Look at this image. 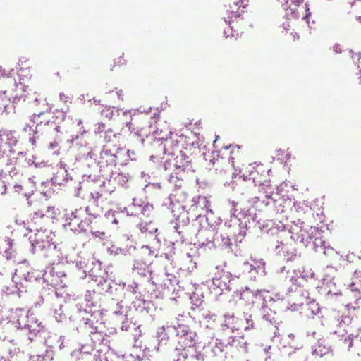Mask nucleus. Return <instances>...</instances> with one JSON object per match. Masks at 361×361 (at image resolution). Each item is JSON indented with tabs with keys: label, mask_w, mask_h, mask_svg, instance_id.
Wrapping results in <instances>:
<instances>
[{
	"label": "nucleus",
	"mask_w": 361,
	"mask_h": 361,
	"mask_svg": "<svg viewBox=\"0 0 361 361\" xmlns=\"http://www.w3.org/2000/svg\"><path fill=\"white\" fill-rule=\"evenodd\" d=\"M224 226L227 228L228 235L233 236L235 243H242L251 227H255L269 235L283 234L285 229L288 228L293 239L309 245L311 240L314 238L313 245L316 250L322 249L323 242L317 228L310 227L300 219L283 224L281 222L276 224L271 220L262 221L256 213L252 216L247 217L243 214L240 215V218H233L226 221Z\"/></svg>",
	"instance_id": "obj_1"
},
{
	"label": "nucleus",
	"mask_w": 361,
	"mask_h": 361,
	"mask_svg": "<svg viewBox=\"0 0 361 361\" xmlns=\"http://www.w3.org/2000/svg\"><path fill=\"white\" fill-rule=\"evenodd\" d=\"M159 135L158 130L154 131L151 134L144 135L140 134L138 132L134 133L135 140L140 143L142 146L152 145L154 148H157L159 150L162 151L163 154L168 155L169 157H173L178 151H181L178 147V141L175 139L173 135V133L170 131L169 136L166 137H157L156 135Z\"/></svg>",
	"instance_id": "obj_2"
},
{
	"label": "nucleus",
	"mask_w": 361,
	"mask_h": 361,
	"mask_svg": "<svg viewBox=\"0 0 361 361\" xmlns=\"http://www.w3.org/2000/svg\"><path fill=\"white\" fill-rule=\"evenodd\" d=\"M12 315L13 319H16V327L19 329H26L28 331V339L30 341H33L37 339V337L46 338L47 334V329L42 322H40L34 314H29L27 312L25 314V311L22 308H16L12 310Z\"/></svg>",
	"instance_id": "obj_3"
},
{
	"label": "nucleus",
	"mask_w": 361,
	"mask_h": 361,
	"mask_svg": "<svg viewBox=\"0 0 361 361\" xmlns=\"http://www.w3.org/2000/svg\"><path fill=\"white\" fill-rule=\"evenodd\" d=\"M167 330L177 337L178 345L195 348V345L198 343V336L187 324L184 316L179 314L173 324L167 325Z\"/></svg>",
	"instance_id": "obj_4"
},
{
	"label": "nucleus",
	"mask_w": 361,
	"mask_h": 361,
	"mask_svg": "<svg viewBox=\"0 0 361 361\" xmlns=\"http://www.w3.org/2000/svg\"><path fill=\"white\" fill-rule=\"evenodd\" d=\"M54 236L46 229L39 230L37 228V232L29 238L30 251L33 254L40 253L47 257L49 252L56 248V245L53 242Z\"/></svg>",
	"instance_id": "obj_5"
},
{
	"label": "nucleus",
	"mask_w": 361,
	"mask_h": 361,
	"mask_svg": "<svg viewBox=\"0 0 361 361\" xmlns=\"http://www.w3.org/2000/svg\"><path fill=\"white\" fill-rule=\"evenodd\" d=\"M15 274L20 279V285L22 287H27L41 282L44 283L47 281L44 277L47 274V271L43 274L41 271L31 267L26 260L19 263L18 268L16 269Z\"/></svg>",
	"instance_id": "obj_6"
},
{
	"label": "nucleus",
	"mask_w": 361,
	"mask_h": 361,
	"mask_svg": "<svg viewBox=\"0 0 361 361\" xmlns=\"http://www.w3.org/2000/svg\"><path fill=\"white\" fill-rule=\"evenodd\" d=\"M98 285L101 286L105 295L116 302L118 308L123 307L124 293L123 286H121V281H116L113 279H108L99 276Z\"/></svg>",
	"instance_id": "obj_7"
},
{
	"label": "nucleus",
	"mask_w": 361,
	"mask_h": 361,
	"mask_svg": "<svg viewBox=\"0 0 361 361\" xmlns=\"http://www.w3.org/2000/svg\"><path fill=\"white\" fill-rule=\"evenodd\" d=\"M238 280V276H233L228 271L223 272L219 278L214 277L212 279V283L209 286V288L215 297H218L223 294L224 291L230 292L235 286V282Z\"/></svg>",
	"instance_id": "obj_8"
},
{
	"label": "nucleus",
	"mask_w": 361,
	"mask_h": 361,
	"mask_svg": "<svg viewBox=\"0 0 361 361\" xmlns=\"http://www.w3.org/2000/svg\"><path fill=\"white\" fill-rule=\"evenodd\" d=\"M169 357L171 361H204V355L196 348L176 345L169 353Z\"/></svg>",
	"instance_id": "obj_9"
},
{
	"label": "nucleus",
	"mask_w": 361,
	"mask_h": 361,
	"mask_svg": "<svg viewBox=\"0 0 361 361\" xmlns=\"http://www.w3.org/2000/svg\"><path fill=\"white\" fill-rule=\"evenodd\" d=\"M314 227L315 228V226H314ZM316 228H317V230L320 233L319 236H320L322 241L323 242V245H322V247L325 249V252H324V250H323V249H322V250L319 249L318 250H316V249L314 248V245H313V243L314 241V238H312V240H311V243L309 245H306L303 244L300 240H296V242H299V243H302L304 246H305L307 247H310V249L313 250L316 252H321L324 255H332L334 252V250L329 245V244L328 243H326L323 239V236H322L323 231L317 227H316ZM286 233H289L291 235V234L289 233L288 228L285 229L283 234L276 235L277 236V238L279 239V240H277L276 245H275V252L277 253V255H281V253L283 252V250L286 249V246L282 241V238L286 234ZM290 238L293 240L295 241V240L293 239L291 237H290Z\"/></svg>",
	"instance_id": "obj_10"
},
{
	"label": "nucleus",
	"mask_w": 361,
	"mask_h": 361,
	"mask_svg": "<svg viewBox=\"0 0 361 361\" xmlns=\"http://www.w3.org/2000/svg\"><path fill=\"white\" fill-rule=\"evenodd\" d=\"M253 182L255 185L258 183L262 190H264L265 198L266 200H260L259 197H255L253 198V207H259L260 205H264V207H274L277 203V197L279 196L278 192H274L272 190L269 191L271 188H269L270 185L269 181L265 180L263 183H259L256 181V177H253Z\"/></svg>",
	"instance_id": "obj_11"
},
{
	"label": "nucleus",
	"mask_w": 361,
	"mask_h": 361,
	"mask_svg": "<svg viewBox=\"0 0 361 361\" xmlns=\"http://www.w3.org/2000/svg\"><path fill=\"white\" fill-rule=\"evenodd\" d=\"M73 263L75 264L78 270L82 272V275L80 276L81 278H85L88 274L95 281H98L99 275L97 273V269L99 271L101 270L100 267L102 262L100 261H92V264L94 265V267L92 268H90V266L82 260L76 261Z\"/></svg>",
	"instance_id": "obj_12"
},
{
	"label": "nucleus",
	"mask_w": 361,
	"mask_h": 361,
	"mask_svg": "<svg viewBox=\"0 0 361 361\" xmlns=\"http://www.w3.org/2000/svg\"><path fill=\"white\" fill-rule=\"evenodd\" d=\"M288 293L290 294V297L293 300L290 307L293 311L298 310L304 303H307L310 299L308 292L302 288L296 287L293 289V287H289Z\"/></svg>",
	"instance_id": "obj_13"
},
{
	"label": "nucleus",
	"mask_w": 361,
	"mask_h": 361,
	"mask_svg": "<svg viewBox=\"0 0 361 361\" xmlns=\"http://www.w3.org/2000/svg\"><path fill=\"white\" fill-rule=\"evenodd\" d=\"M173 166L174 171L180 172L193 171L191 159L183 151H178V154L173 157Z\"/></svg>",
	"instance_id": "obj_14"
},
{
	"label": "nucleus",
	"mask_w": 361,
	"mask_h": 361,
	"mask_svg": "<svg viewBox=\"0 0 361 361\" xmlns=\"http://www.w3.org/2000/svg\"><path fill=\"white\" fill-rule=\"evenodd\" d=\"M137 301L133 302V307L135 310L143 315L152 314L155 310L154 303L149 299L146 298V294L140 293L136 295Z\"/></svg>",
	"instance_id": "obj_15"
},
{
	"label": "nucleus",
	"mask_w": 361,
	"mask_h": 361,
	"mask_svg": "<svg viewBox=\"0 0 361 361\" xmlns=\"http://www.w3.org/2000/svg\"><path fill=\"white\" fill-rule=\"evenodd\" d=\"M272 295L269 291L266 290H254L252 295L250 305L248 306V309H252L254 307H257L259 309L264 303L272 302Z\"/></svg>",
	"instance_id": "obj_16"
},
{
	"label": "nucleus",
	"mask_w": 361,
	"mask_h": 361,
	"mask_svg": "<svg viewBox=\"0 0 361 361\" xmlns=\"http://www.w3.org/2000/svg\"><path fill=\"white\" fill-rule=\"evenodd\" d=\"M265 262L261 259L259 260H251V262L245 261L243 263L242 269L244 272H247L251 274V279L255 278V274L264 276L265 271Z\"/></svg>",
	"instance_id": "obj_17"
},
{
	"label": "nucleus",
	"mask_w": 361,
	"mask_h": 361,
	"mask_svg": "<svg viewBox=\"0 0 361 361\" xmlns=\"http://www.w3.org/2000/svg\"><path fill=\"white\" fill-rule=\"evenodd\" d=\"M274 306L271 305V302L264 303L262 307H259V314L262 319L270 324L274 325L276 329H278V326L281 323L279 319L276 312L272 308Z\"/></svg>",
	"instance_id": "obj_18"
},
{
	"label": "nucleus",
	"mask_w": 361,
	"mask_h": 361,
	"mask_svg": "<svg viewBox=\"0 0 361 361\" xmlns=\"http://www.w3.org/2000/svg\"><path fill=\"white\" fill-rule=\"evenodd\" d=\"M213 247L220 250H232L233 243L228 233H220L217 231L213 233Z\"/></svg>",
	"instance_id": "obj_19"
},
{
	"label": "nucleus",
	"mask_w": 361,
	"mask_h": 361,
	"mask_svg": "<svg viewBox=\"0 0 361 361\" xmlns=\"http://www.w3.org/2000/svg\"><path fill=\"white\" fill-rule=\"evenodd\" d=\"M89 314L90 311L86 309H82L81 306L77 305L76 310H74L69 316V320L73 322L77 331H79L82 322L85 321L86 317Z\"/></svg>",
	"instance_id": "obj_20"
},
{
	"label": "nucleus",
	"mask_w": 361,
	"mask_h": 361,
	"mask_svg": "<svg viewBox=\"0 0 361 361\" xmlns=\"http://www.w3.org/2000/svg\"><path fill=\"white\" fill-rule=\"evenodd\" d=\"M42 114H44L43 111H41L39 114H33L30 117V123L25 124L23 128V131L29 133V134H30L32 132L33 134V135L32 137H30L29 138V141L32 144V145H35L36 138L39 137V134H35V126L36 125H37V123H39L40 121H39V118Z\"/></svg>",
	"instance_id": "obj_21"
},
{
	"label": "nucleus",
	"mask_w": 361,
	"mask_h": 361,
	"mask_svg": "<svg viewBox=\"0 0 361 361\" xmlns=\"http://www.w3.org/2000/svg\"><path fill=\"white\" fill-rule=\"evenodd\" d=\"M60 126L54 120H48L45 123L40 121L35 126V134H42L43 133H50L52 132H59Z\"/></svg>",
	"instance_id": "obj_22"
},
{
	"label": "nucleus",
	"mask_w": 361,
	"mask_h": 361,
	"mask_svg": "<svg viewBox=\"0 0 361 361\" xmlns=\"http://www.w3.org/2000/svg\"><path fill=\"white\" fill-rule=\"evenodd\" d=\"M228 203L231 206L230 209V219L240 218V214H244L245 217L252 216L255 213H252L250 209L243 208L240 207V203L235 200H228Z\"/></svg>",
	"instance_id": "obj_23"
},
{
	"label": "nucleus",
	"mask_w": 361,
	"mask_h": 361,
	"mask_svg": "<svg viewBox=\"0 0 361 361\" xmlns=\"http://www.w3.org/2000/svg\"><path fill=\"white\" fill-rule=\"evenodd\" d=\"M107 252L111 255H123L125 257H136L137 253V250L135 246H129L125 247H118L116 245H111L110 247L107 249Z\"/></svg>",
	"instance_id": "obj_24"
},
{
	"label": "nucleus",
	"mask_w": 361,
	"mask_h": 361,
	"mask_svg": "<svg viewBox=\"0 0 361 361\" xmlns=\"http://www.w3.org/2000/svg\"><path fill=\"white\" fill-rule=\"evenodd\" d=\"M132 270L133 273H136L141 276H149V279L152 275V271L149 269V265L140 259H134Z\"/></svg>",
	"instance_id": "obj_25"
},
{
	"label": "nucleus",
	"mask_w": 361,
	"mask_h": 361,
	"mask_svg": "<svg viewBox=\"0 0 361 361\" xmlns=\"http://www.w3.org/2000/svg\"><path fill=\"white\" fill-rule=\"evenodd\" d=\"M238 318L235 316L234 313L227 312L224 314V321L221 325L220 330L221 332H226L227 330L233 332L235 329H237L235 323Z\"/></svg>",
	"instance_id": "obj_26"
},
{
	"label": "nucleus",
	"mask_w": 361,
	"mask_h": 361,
	"mask_svg": "<svg viewBox=\"0 0 361 361\" xmlns=\"http://www.w3.org/2000/svg\"><path fill=\"white\" fill-rule=\"evenodd\" d=\"M152 278L147 281V285L146 288L143 290L142 293L146 294V298L149 299H158L163 298L162 293L156 288V284L154 281H152Z\"/></svg>",
	"instance_id": "obj_27"
},
{
	"label": "nucleus",
	"mask_w": 361,
	"mask_h": 361,
	"mask_svg": "<svg viewBox=\"0 0 361 361\" xmlns=\"http://www.w3.org/2000/svg\"><path fill=\"white\" fill-rule=\"evenodd\" d=\"M253 291L254 290L250 289L248 286H245L240 290H235L233 295L238 297L242 303L248 308Z\"/></svg>",
	"instance_id": "obj_28"
},
{
	"label": "nucleus",
	"mask_w": 361,
	"mask_h": 361,
	"mask_svg": "<svg viewBox=\"0 0 361 361\" xmlns=\"http://www.w3.org/2000/svg\"><path fill=\"white\" fill-rule=\"evenodd\" d=\"M121 286H123V291L124 293V300L130 298L134 295H140V293H143V291L139 290V284L135 281H131L129 283H126L121 281Z\"/></svg>",
	"instance_id": "obj_29"
},
{
	"label": "nucleus",
	"mask_w": 361,
	"mask_h": 361,
	"mask_svg": "<svg viewBox=\"0 0 361 361\" xmlns=\"http://www.w3.org/2000/svg\"><path fill=\"white\" fill-rule=\"evenodd\" d=\"M32 221L39 227V228H38L39 230H43L44 226L53 222V219H51V216H47L44 214L43 211L35 212L33 214Z\"/></svg>",
	"instance_id": "obj_30"
},
{
	"label": "nucleus",
	"mask_w": 361,
	"mask_h": 361,
	"mask_svg": "<svg viewBox=\"0 0 361 361\" xmlns=\"http://www.w3.org/2000/svg\"><path fill=\"white\" fill-rule=\"evenodd\" d=\"M82 209L81 208L76 209L75 211L71 213L65 214L64 218L66 223L63 224L64 228L66 230L71 231V226L73 224V221L77 220V221H80L82 217Z\"/></svg>",
	"instance_id": "obj_31"
},
{
	"label": "nucleus",
	"mask_w": 361,
	"mask_h": 361,
	"mask_svg": "<svg viewBox=\"0 0 361 361\" xmlns=\"http://www.w3.org/2000/svg\"><path fill=\"white\" fill-rule=\"evenodd\" d=\"M44 345L46 347L44 353L33 355L36 361H52L54 357V347L49 344L48 340H44Z\"/></svg>",
	"instance_id": "obj_32"
},
{
	"label": "nucleus",
	"mask_w": 361,
	"mask_h": 361,
	"mask_svg": "<svg viewBox=\"0 0 361 361\" xmlns=\"http://www.w3.org/2000/svg\"><path fill=\"white\" fill-rule=\"evenodd\" d=\"M216 231L214 229H209V230H200L199 231L198 235L202 242H200V246H207L209 248L213 247V233H214Z\"/></svg>",
	"instance_id": "obj_33"
},
{
	"label": "nucleus",
	"mask_w": 361,
	"mask_h": 361,
	"mask_svg": "<svg viewBox=\"0 0 361 361\" xmlns=\"http://www.w3.org/2000/svg\"><path fill=\"white\" fill-rule=\"evenodd\" d=\"M0 136L1 137V140L4 141L5 143L11 148L9 154H13L14 150L12 147L16 146L18 142L16 132L5 130L0 134Z\"/></svg>",
	"instance_id": "obj_34"
},
{
	"label": "nucleus",
	"mask_w": 361,
	"mask_h": 361,
	"mask_svg": "<svg viewBox=\"0 0 361 361\" xmlns=\"http://www.w3.org/2000/svg\"><path fill=\"white\" fill-rule=\"evenodd\" d=\"M324 342V340H319L315 345L312 347V354L313 355L322 357L331 351V347L326 345Z\"/></svg>",
	"instance_id": "obj_35"
},
{
	"label": "nucleus",
	"mask_w": 361,
	"mask_h": 361,
	"mask_svg": "<svg viewBox=\"0 0 361 361\" xmlns=\"http://www.w3.org/2000/svg\"><path fill=\"white\" fill-rule=\"evenodd\" d=\"M49 274L52 276L51 283H58L59 281L63 282L61 279L66 276L65 271L61 269V266L57 264L56 267L49 268Z\"/></svg>",
	"instance_id": "obj_36"
},
{
	"label": "nucleus",
	"mask_w": 361,
	"mask_h": 361,
	"mask_svg": "<svg viewBox=\"0 0 361 361\" xmlns=\"http://www.w3.org/2000/svg\"><path fill=\"white\" fill-rule=\"evenodd\" d=\"M169 333V332L167 330V326L166 327L163 326L159 327L157 329V333H156V337L158 341L157 348H161L164 345L166 344V343L169 340V336H168Z\"/></svg>",
	"instance_id": "obj_37"
},
{
	"label": "nucleus",
	"mask_w": 361,
	"mask_h": 361,
	"mask_svg": "<svg viewBox=\"0 0 361 361\" xmlns=\"http://www.w3.org/2000/svg\"><path fill=\"white\" fill-rule=\"evenodd\" d=\"M92 222V221L90 218L80 219V222L77 223L76 226H71V231L74 233H85L87 228L91 225Z\"/></svg>",
	"instance_id": "obj_38"
},
{
	"label": "nucleus",
	"mask_w": 361,
	"mask_h": 361,
	"mask_svg": "<svg viewBox=\"0 0 361 361\" xmlns=\"http://www.w3.org/2000/svg\"><path fill=\"white\" fill-rule=\"evenodd\" d=\"M92 317L93 313L91 311H90V314L86 317L80 329H85L89 334L94 332V331L97 330V327L94 326V320L92 319Z\"/></svg>",
	"instance_id": "obj_39"
},
{
	"label": "nucleus",
	"mask_w": 361,
	"mask_h": 361,
	"mask_svg": "<svg viewBox=\"0 0 361 361\" xmlns=\"http://www.w3.org/2000/svg\"><path fill=\"white\" fill-rule=\"evenodd\" d=\"M230 15L228 18H225L224 20L226 23L229 25V27L227 29H225L224 31V35L226 38H228L230 36H234L233 32V27L231 26V23L233 22V18H235V19L240 18V14L236 12H234L233 11L230 12Z\"/></svg>",
	"instance_id": "obj_40"
},
{
	"label": "nucleus",
	"mask_w": 361,
	"mask_h": 361,
	"mask_svg": "<svg viewBox=\"0 0 361 361\" xmlns=\"http://www.w3.org/2000/svg\"><path fill=\"white\" fill-rule=\"evenodd\" d=\"M145 204L141 200L133 199V203L128 207L127 214L128 216L139 215V209Z\"/></svg>",
	"instance_id": "obj_41"
},
{
	"label": "nucleus",
	"mask_w": 361,
	"mask_h": 361,
	"mask_svg": "<svg viewBox=\"0 0 361 361\" xmlns=\"http://www.w3.org/2000/svg\"><path fill=\"white\" fill-rule=\"evenodd\" d=\"M289 281L291 283L290 287H293V289L297 288H302V281L300 276V270L293 271L289 276Z\"/></svg>",
	"instance_id": "obj_42"
},
{
	"label": "nucleus",
	"mask_w": 361,
	"mask_h": 361,
	"mask_svg": "<svg viewBox=\"0 0 361 361\" xmlns=\"http://www.w3.org/2000/svg\"><path fill=\"white\" fill-rule=\"evenodd\" d=\"M181 172L174 171L171 172L168 177V181L174 185L175 188H179L181 187L182 178L180 176Z\"/></svg>",
	"instance_id": "obj_43"
},
{
	"label": "nucleus",
	"mask_w": 361,
	"mask_h": 361,
	"mask_svg": "<svg viewBox=\"0 0 361 361\" xmlns=\"http://www.w3.org/2000/svg\"><path fill=\"white\" fill-rule=\"evenodd\" d=\"M54 317L57 322H63L66 320L67 317L64 312L63 306L60 305L59 308L54 311Z\"/></svg>",
	"instance_id": "obj_44"
},
{
	"label": "nucleus",
	"mask_w": 361,
	"mask_h": 361,
	"mask_svg": "<svg viewBox=\"0 0 361 361\" xmlns=\"http://www.w3.org/2000/svg\"><path fill=\"white\" fill-rule=\"evenodd\" d=\"M64 176H68L66 170L61 169L51 178V181L54 185H63V178Z\"/></svg>",
	"instance_id": "obj_45"
},
{
	"label": "nucleus",
	"mask_w": 361,
	"mask_h": 361,
	"mask_svg": "<svg viewBox=\"0 0 361 361\" xmlns=\"http://www.w3.org/2000/svg\"><path fill=\"white\" fill-rule=\"evenodd\" d=\"M306 304L308 306V309L310 310L312 315H317L320 312V307L314 300H311L310 298Z\"/></svg>",
	"instance_id": "obj_46"
},
{
	"label": "nucleus",
	"mask_w": 361,
	"mask_h": 361,
	"mask_svg": "<svg viewBox=\"0 0 361 361\" xmlns=\"http://www.w3.org/2000/svg\"><path fill=\"white\" fill-rule=\"evenodd\" d=\"M228 346V344H226L221 339L216 338L214 341V347L213 348V352L214 354L217 353L223 352L225 348Z\"/></svg>",
	"instance_id": "obj_47"
},
{
	"label": "nucleus",
	"mask_w": 361,
	"mask_h": 361,
	"mask_svg": "<svg viewBox=\"0 0 361 361\" xmlns=\"http://www.w3.org/2000/svg\"><path fill=\"white\" fill-rule=\"evenodd\" d=\"M288 9V11H286V18H288V19L290 18H293V19H298L300 18V14L298 7H296V6L292 7L291 6H290Z\"/></svg>",
	"instance_id": "obj_48"
},
{
	"label": "nucleus",
	"mask_w": 361,
	"mask_h": 361,
	"mask_svg": "<svg viewBox=\"0 0 361 361\" xmlns=\"http://www.w3.org/2000/svg\"><path fill=\"white\" fill-rule=\"evenodd\" d=\"M66 117V112L65 111L56 109L54 111V116L52 117L54 121H56L59 126H60V123L63 122Z\"/></svg>",
	"instance_id": "obj_49"
},
{
	"label": "nucleus",
	"mask_w": 361,
	"mask_h": 361,
	"mask_svg": "<svg viewBox=\"0 0 361 361\" xmlns=\"http://www.w3.org/2000/svg\"><path fill=\"white\" fill-rule=\"evenodd\" d=\"M125 318L122 321L121 329L122 331H130L131 329H136L135 324H132L131 319H129L126 317V315H124Z\"/></svg>",
	"instance_id": "obj_50"
},
{
	"label": "nucleus",
	"mask_w": 361,
	"mask_h": 361,
	"mask_svg": "<svg viewBox=\"0 0 361 361\" xmlns=\"http://www.w3.org/2000/svg\"><path fill=\"white\" fill-rule=\"evenodd\" d=\"M300 276L302 281H307L308 279H317L316 274L312 269L300 271Z\"/></svg>",
	"instance_id": "obj_51"
},
{
	"label": "nucleus",
	"mask_w": 361,
	"mask_h": 361,
	"mask_svg": "<svg viewBox=\"0 0 361 361\" xmlns=\"http://www.w3.org/2000/svg\"><path fill=\"white\" fill-rule=\"evenodd\" d=\"M90 336L91 337L92 341L94 343H98L99 344H102L104 343V336L102 335V334L101 332L98 331L97 329L96 331H94V332L90 333Z\"/></svg>",
	"instance_id": "obj_52"
},
{
	"label": "nucleus",
	"mask_w": 361,
	"mask_h": 361,
	"mask_svg": "<svg viewBox=\"0 0 361 361\" xmlns=\"http://www.w3.org/2000/svg\"><path fill=\"white\" fill-rule=\"evenodd\" d=\"M128 174L118 173L115 175L114 179L119 185L124 186L128 181Z\"/></svg>",
	"instance_id": "obj_53"
},
{
	"label": "nucleus",
	"mask_w": 361,
	"mask_h": 361,
	"mask_svg": "<svg viewBox=\"0 0 361 361\" xmlns=\"http://www.w3.org/2000/svg\"><path fill=\"white\" fill-rule=\"evenodd\" d=\"M241 340H244L243 336H231L227 339L226 344H228V345L230 346H238V345L240 344Z\"/></svg>",
	"instance_id": "obj_54"
},
{
	"label": "nucleus",
	"mask_w": 361,
	"mask_h": 361,
	"mask_svg": "<svg viewBox=\"0 0 361 361\" xmlns=\"http://www.w3.org/2000/svg\"><path fill=\"white\" fill-rule=\"evenodd\" d=\"M153 210V206L149 203H145L139 209V214H141L143 216H149Z\"/></svg>",
	"instance_id": "obj_55"
},
{
	"label": "nucleus",
	"mask_w": 361,
	"mask_h": 361,
	"mask_svg": "<svg viewBox=\"0 0 361 361\" xmlns=\"http://www.w3.org/2000/svg\"><path fill=\"white\" fill-rule=\"evenodd\" d=\"M244 319L246 323V326H245V331H247L250 329H253L255 328V322L252 319V317L251 314H249L247 313L244 314Z\"/></svg>",
	"instance_id": "obj_56"
},
{
	"label": "nucleus",
	"mask_w": 361,
	"mask_h": 361,
	"mask_svg": "<svg viewBox=\"0 0 361 361\" xmlns=\"http://www.w3.org/2000/svg\"><path fill=\"white\" fill-rule=\"evenodd\" d=\"M94 347L92 345H82L79 349L80 355H85L90 356L94 350Z\"/></svg>",
	"instance_id": "obj_57"
},
{
	"label": "nucleus",
	"mask_w": 361,
	"mask_h": 361,
	"mask_svg": "<svg viewBox=\"0 0 361 361\" xmlns=\"http://www.w3.org/2000/svg\"><path fill=\"white\" fill-rule=\"evenodd\" d=\"M173 157H171L170 158H167L164 161L161 166L164 171H169L171 172L174 171V167L173 166Z\"/></svg>",
	"instance_id": "obj_58"
},
{
	"label": "nucleus",
	"mask_w": 361,
	"mask_h": 361,
	"mask_svg": "<svg viewBox=\"0 0 361 361\" xmlns=\"http://www.w3.org/2000/svg\"><path fill=\"white\" fill-rule=\"evenodd\" d=\"M284 259L287 261H293L295 259L297 254L296 250L293 249L291 251L286 250V248L283 252Z\"/></svg>",
	"instance_id": "obj_59"
},
{
	"label": "nucleus",
	"mask_w": 361,
	"mask_h": 361,
	"mask_svg": "<svg viewBox=\"0 0 361 361\" xmlns=\"http://www.w3.org/2000/svg\"><path fill=\"white\" fill-rule=\"evenodd\" d=\"M3 98H4L3 105L5 106V111H4V112L8 114L11 109H14L15 106L13 104L11 105V99L8 98L6 96V94H4Z\"/></svg>",
	"instance_id": "obj_60"
},
{
	"label": "nucleus",
	"mask_w": 361,
	"mask_h": 361,
	"mask_svg": "<svg viewBox=\"0 0 361 361\" xmlns=\"http://www.w3.org/2000/svg\"><path fill=\"white\" fill-rule=\"evenodd\" d=\"M116 137V133H114L111 128H108L104 132V140L106 142H110L113 141V138Z\"/></svg>",
	"instance_id": "obj_61"
},
{
	"label": "nucleus",
	"mask_w": 361,
	"mask_h": 361,
	"mask_svg": "<svg viewBox=\"0 0 361 361\" xmlns=\"http://www.w3.org/2000/svg\"><path fill=\"white\" fill-rule=\"evenodd\" d=\"M190 300L192 305L195 306L196 307H199L203 302L202 299L200 298L199 295L196 293H193L190 296Z\"/></svg>",
	"instance_id": "obj_62"
},
{
	"label": "nucleus",
	"mask_w": 361,
	"mask_h": 361,
	"mask_svg": "<svg viewBox=\"0 0 361 361\" xmlns=\"http://www.w3.org/2000/svg\"><path fill=\"white\" fill-rule=\"evenodd\" d=\"M57 209H55L54 207H47L45 211H43L44 214H45L47 216H51V219H55L56 216Z\"/></svg>",
	"instance_id": "obj_63"
},
{
	"label": "nucleus",
	"mask_w": 361,
	"mask_h": 361,
	"mask_svg": "<svg viewBox=\"0 0 361 361\" xmlns=\"http://www.w3.org/2000/svg\"><path fill=\"white\" fill-rule=\"evenodd\" d=\"M91 295L92 291L87 290L85 294V301L88 307H95L96 304L92 301Z\"/></svg>",
	"instance_id": "obj_64"
}]
</instances>
